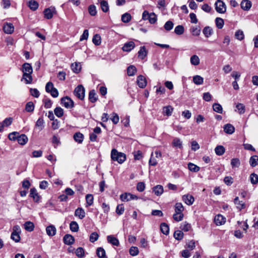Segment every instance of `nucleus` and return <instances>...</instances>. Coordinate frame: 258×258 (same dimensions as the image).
<instances>
[{"instance_id": "f257e3e1", "label": "nucleus", "mask_w": 258, "mask_h": 258, "mask_svg": "<svg viewBox=\"0 0 258 258\" xmlns=\"http://www.w3.org/2000/svg\"><path fill=\"white\" fill-rule=\"evenodd\" d=\"M111 158L114 161H117L119 164L123 163L126 160V155L122 152H119L115 149L111 151Z\"/></svg>"}, {"instance_id": "f03ea898", "label": "nucleus", "mask_w": 258, "mask_h": 258, "mask_svg": "<svg viewBox=\"0 0 258 258\" xmlns=\"http://www.w3.org/2000/svg\"><path fill=\"white\" fill-rule=\"evenodd\" d=\"M21 231V228L19 226H14L13 228V232L11 235V238L16 242H19L20 240V233Z\"/></svg>"}, {"instance_id": "7ed1b4c3", "label": "nucleus", "mask_w": 258, "mask_h": 258, "mask_svg": "<svg viewBox=\"0 0 258 258\" xmlns=\"http://www.w3.org/2000/svg\"><path fill=\"white\" fill-rule=\"evenodd\" d=\"M216 11L220 14H224L226 11V6L221 0H217L215 4Z\"/></svg>"}, {"instance_id": "20e7f679", "label": "nucleus", "mask_w": 258, "mask_h": 258, "mask_svg": "<svg viewBox=\"0 0 258 258\" xmlns=\"http://www.w3.org/2000/svg\"><path fill=\"white\" fill-rule=\"evenodd\" d=\"M85 90L82 85L78 86L74 90L75 95L80 100H83L85 97Z\"/></svg>"}, {"instance_id": "39448f33", "label": "nucleus", "mask_w": 258, "mask_h": 258, "mask_svg": "<svg viewBox=\"0 0 258 258\" xmlns=\"http://www.w3.org/2000/svg\"><path fill=\"white\" fill-rule=\"evenodd\" d=\"M61 104L67 108H71L74 106L73 101L69 97L62 98L61 99Z\"/></svg>"}, {"instance_id": "423d86ee", "label": "nucleus", "mask_w": 258, "mask_h": 258, "mask_svg": "<svg viewBox=\"0 0 258 258\" xmlns=\"http://www.w3.org/2000/svg\"><path fill=\"white\" fill-rule=\"evenodd\" d=\"M182 200L187 205H191L195 202L194 197L189 194L183 195Z\"/></svg>"}, {"instance_id": "0eeeda50", "label": "nucleus", "mask_w": 258, "mask_h": 258, "mask_svg": "<svg viewBox=\"0 0 258 258\" xmlns=\"http://www.w3.org/2000/svg\"><path fill=\"white\" fill-rule=\"evenodd\" d=\"M55 13V9L54 8H49L45 9L44 11V15L45 18L50 19L52 18L53 14Z\"/></svg>"}, {"instance_id": "6e6552de", "label": "nucleus", "mask_w": 258, "mask_h": 258, "mask_svg": "<svg viewBox=\"0 0 258 258\" xmlns=\"http://www.w3.org/2000/svg\"><path fill=\"white\" fill-rule=\"evenodd\" d=\"M135 47V44L133 41L127 42L124 44L122 47L123 51L129 52L133 50Z\"/></svg>"}, {"instance_id": "1a4fd4ad", "label": "nucleus", "mask_w": 258, "mask_h": 258, "mask_svg": "<svg viewBox=\"0 0 258 258\" xmlns=\"http://www.w3.org/2000/svg\"><path fill=\"white\" fill-rule=\"evenodd\" d=\"M214 222L218 226L223 225L226 222V218L222 215H217L215 217Z\"/></svg>"}, {"instance_id": "9d476101", "label": "nucleus", "mask_w": 258, "mask_h": 258, "mask_svg": "<svg viewBox=\"0 0 258 258\" xmlns=\"http://www.w3.org/2000/svg\"><path fill=\"white\" fill-rule=\"evenodd\" d=\"M137 83L139 87L141 88H144L147 85L146 80L142 75H140L138 77L137 79Z\"/></svg>"}, {"instance_id": "9b49d317", "label": "nucleus", "mask_w": 258, "mask_h": 258, "mask_svg": "<svg viewBox=\"0 0 258 258\" xmlns=\"http://www.w3.org/2000/svg\"><path fill=\"white\" fill-rule=\"evenodd\" d=\"M3 30L7 34H12L14 31V27L11 23H7L3 26Z\"/></svg>"}, {"instance_id": "f8f14e48", "label": "nucleus", "mask_w": 258, "mask_h": 258, "mask_svg": "<svg viewBox=\"0 0 258 258\" xmlns=\"http://www.w3.org/2000/svg\"><path fill=\"white\" fill-rule=\"evenodd\" d=\"M251 6V2L249 0H243L240 4L241 8L244 11H248Z\"/></svg>"}, {"instance_id": "ddd939ff", "label": "nucleus", "mask_w": 258, "mask_h": 258, "mask_svg": "<svg viewBox=\"0 0 258 258\" xmlns=\"http://www.w3.org/2000/svg\"><path fill=\"white\" fill-rule=\"evenodd\" d=\"M22 71L23 74L32 73V67L30 63L27 62L24 63L22 65Z\"/></svg>"}, {"instance_id": "4468645a", "label": "nucleus", "mask_w": 258, "mask_h": 258, "mask_svg": "<svg viewBox=\"0 0 258 258\" xmlns=\"http://www.w3.org/2000/svg\"><path fill=\"white\" fill-rule=\"evenodd\" d=\"M47 234L49 236H53L56 234V229L54 225H50L46 228Z\"/></svg>"}, {"instance_id": "2eb2a0df", "label": "nucleus", "mask_w": 258, "mask_h": 258, "mask_svg": "<svg viewBox=\"0 0 258 258\" xmlns=\"http://www.w3.org/2000/svg\"><path fill=\"white\" fill-rule=\"evenodd\" d=\"M86 215V213L82 208H78L75 211V216L80 219H83Z\"/></svg>"}, {"instance_id": "dca6fc26", "label": "nucleus", "mask_w": 258, "mask_h": 258, "mask_svg": "<svg viewBox=\"0 0 258 258\" xmlns=\"http://www.w3.org/2000/svg\"><path fill=\"white\" fill-rule=\"evenodd\" d=\"M63 242L67 245H71L74 243V237L70 234H66L63 238Z\"/></svg>"}, {"instance_id": "f3484780", "label": "nucleus", "mask_w": 258, "mask_h": 258, "mask_svg": "<svg viewBox=\"0 0 258 258\" xmlns=\"http://www.w3.org/2000/svg\"><path fill=\"white\" fill-rule=\"evenodd\" d=\"M107 242L113 245L118 246L119 244V240L113 235H108L107 236Z\"/></svg>"}, {"instance_id": "a211bd4d", "label": "nucleus", "mask_w": 258, "mask_h": 258, "mask_svg": "<svg viewBox=\"0 0 258 258\" xmlns=\"http://www.w3.org/2000/svg\"><path fill=\"white\" fill-rule=\"evenodd\" d=\"M32 73H27V74H23L22 78L21 81L24 80L25 83L26 84H31L32 82Z\"/></svg>"}, {"instance_id": "6ab92c4d", "label": "nucleus", "mask_w": 258, "mask_h": 258, "mask_svg": "<svg viewBox=\"0 0 258 258\" xmlns=\"http://www.w3.org/2000/svg\"><path fill=\"white\" fill-rule=\"evenodd\" d=\"M147 53L148 51L146 50L145 46H143L140 47V50L138 53V55L140 58L143 59L147 56Z\"/></svg>"}, {"instance_id": "aec40b11", "label": "nucleus", "mask_w": 258, "mask_h": 258, "mask_svg": "<svg viewBox=\"0 0 258 258\" xmlns=\"http://www.w3.org/2000/svg\"><path fill=\"white\" fill-rule=\"evenodd\" d=\"M223 128L224 132L228 134H232L235 131V127L230 123L224 125Z\"/></svg>"}, {"instance_id": "412c9836", "label": "nucleus", "mask_w": 258, "mask_h": 258, "mask_svg": "<svg viewBox=\"0 0 258 258\" xmlns=\"http://www.w3.org/2000/svg\"><path fill=\"white\" fill-rule=\"evenodd\" d=\"M28 141L27 137L25 134H21L19 136L17 142L21 145H25Z\"/></svg>"}, {"instance_id": "4be33fe9", "label": "nucleus", "mask_w": 258, "mask_h": 258, "mask_svg": "<svg viewBox=\"0 0 258 258\" xmlns=\"http://www.w3.org/2000/svg\"><path fill=\"white\" fill-rule=\"evenodd\" d=\"M30 196L32 198L33 200L36 202H38L40 199V197L39 196L36 189L34 188L30 189Z\"/></svg>"}, {"instance_id": "5701e85b", "label": "nucleus", "mask_w": 258, "mask_h": 258, "mask_svg": "<svg viewBox=\"0 0 258 258\" xmlns=\"http://www.w3.org/2000/svg\"><path fill=\"white\" fill-rule=\"evenodd\" d=\"M172 145L173 147L181 149L182 148V142L180 139L174 138L173 139Z\"/></svg>"}, {"instance_id": "b1692460", "label": "nucleus", "mask_w": 258, "mask_h": 258, "mask_svg": "<svg viewBox=\"0 0 258 258\" xmlns=\"http://www.w3.org/2000/svg\"><path fill=\"white\" fill-rule=\"evenodd\" d=\"M103 12L106 13L109 11V5L107 2L104 0H98Z\"/></svg>"}, {"instance_id": "393cba45", "label": "nucleus", "mask_w": 258, "mask_h": 258, "mask_svg": "<svg viewBox=\"0 0 258 258\" xmlns=\"http://www.w3.org/2000/svg\"><path fill=\"white\" fill-rule=\"evenodd\" d=\"M190 32L193 36H198L200 34L201 28L199 26H192L190 28Z\"/></svg>"}, {"instance_id": "a878e982", "label": "nucleus", "mask_w": 258, "mask_h": 258, "mask_svg": "<svg viewBox=\"0 0 258 258\" xmlns=\"http://www.w3.org/2000/svg\"><path fill=\"white\" fill-rule=\"evenodd\" d=\"M74 139L76 142L81 144L83 141L84 135L80 132L76 133L74 135Z\"/></svg>"}, {"instance_id": "bb28decb", "label": "nucleus", "mask_w": 258, "mask_h": 258, "mask_svg": "<svg viewBox=\"0 0 258 258\" xmlns=\"http://www.w3.org/2000/svg\"><path fill=\"white\" fill-rule=\"evenodd\" d=\"M249 162L251 167H255L258 165V156L257 155L252 156L249 159Z\"/></svg>"}, {"instance_id": "cd10ccee", "label": "nucleus", "mask_w": 258, "mask_h": 258, "mask_svg": "<svg viewBox=\"0 0 258 258\" xmlns=\"http://www.w3.org/2000/svg\"><path fill=\"white\" fill-rule=\"evenodd\" d=\"M153 190L156 196H159L163 194V187L162 185H158L153 187Z\"/></svg>"}, {"instance_id": "c85d7f7f", "label": "nucleus", "mask_w": 258, "mask_h": 258, "mask_svg": "<svg viewBox=\"0 0 258 258\" xmlns=\"http://www.w3.org/2000/svg\"><path fill=\"white\" fill-rule=\"evenodd\" d=\"M97 96L94 90H92L89 94V99L92 103L95 102L97 100Z\"/></svg>"}, {"instance_id": "c756f323", "label": "nucleus", "mask_w": 258, "mask_h": 258, "mask_svg": "<svg viewBox=\"0 0 258 258\" xmlns=\"http://www.w3.org/2000/svg\"><path fill=\"white\" fill-rule=\"evenodd\" d=\"M234 203L235 205H237V208L241 210L245 207V204L243 203L242 201H240L239 200L238 197H236L234 200Z\"/></svg>"}, {"instance_id": "7c9ffc66", "label": "nucleus", "mask_w": 258, "mask_h": 258, "mask_svg": "<svg viewBox=\"0 0 258 258\" xmlns=\"http://www.w3.org/2000/svg\"><path fill=\"white\" fill-rule=\"evenodd\" d=\"M25 229L29 232H31L34 230V225L30 221H27L24 224Z\"/></svg>"}, {"instance_id": "2f4dec72", "label": "nucleus", "mask_w": 258, "mask_h": 258, "mask_svg": "<svg viewBox=\"0 0 258 258\" xmlns=\"http://www.w3.org/2000/svg\"><path fill=\"white\" fill-rule=\"evenodd\" d=\"M86 205L88 207L93 205L94 202V197L92 194H87L86 196Z\"/></svg>"}, {"instance_id": "473e14b6", "label": "nucleus", "mask_w": 258, "mask_h": 258, "mask_svg": "<svg viewBox=\"0 0 258 258\" xmlns=\"http://www.w3.org/2000/svg\"><path fill=\"white\" fill-rule=\"evenodd\" d=\"M131 193L124 192L120 196V200L123 202H128L132 200Z\"/></svg>"}, {"instance_id": "72a5a7b5", "label": "nucleus", "mask_w": 258, "mask_h": 258, "mask_svg": "<svg viewBox=\"0 0 258 258\" xmlns=\"http://www.w3.org/2000/svg\"><path fill=\"white\" fill-rule=\"evenodd\" d=\"M72 71L76 73H78L80 72L81 69V65L79 62H75L72 63L71 65Z\"/></svg>"}, {"instance_id": "f704fd0d", "label": "nucleus", "mask_w": 258, "mask_h": 258, "mask_svg": "<svg viewBox=\"0 0 258 258\" xmlns=\"http://www.w3.org/2000/svg\"><path fill=\"white\" fill-rule=\"evenodd\" d=\"M190 62L192 65L198 66L200 62V58L198 55H193L190 58Z\"/></svg>"}, {"instance_id": "c9c22d12", "label": "nucleus", "mask_w": 258, "mask_h": 258, "mask_svg": "<svg viewBox=\"0 0 258 258\" xmlns=\"http://www.w3.org/2000/svg\"><path fill=\"white\" fill-rule=\"evenodd\" d=\"M225 150L223 146H217L215 149V153L218 156H221L225 153Z\"/></svg>"}, {"instance_id": "e433bc0d", "label": "nucleus", "mask_w": 258, "mask_h": 258, "mask_svg": "<svg viewBox=\"0 0 258 258\" xmlns=\"http://www.w3.org/2000/svg\"><path fill=\"white\" fill-rule=\"evenodd\" d=\"M194 83L198 85H202L204 82V79L199 75H196L193 77Z\"/></svg>"}, {"instance_id": "4c0bfd02", "label": "nucleus", "mask_w": 258, "mask_h": 258, "mask_svg": "<svg viewBox=\"0 0 258 258\" xmlns=\"http://www.w3.org/2000/svg\"><path fill=\"white\" fill-rule=\"evenodd\" d=\"M173 108L170 106L168 105L163 108V114L168 116L171 115L173 112Z\"/></svg>"}, {"instance_id": "58836bf2", "label": "nucleus", "mask_w": 258, "mask_h": 258, "mask_svg": "<svg viewBox=\"0 0 258 258\" xmlns=\"http://www.w3.org/2000/svg\"><path fill=\"white\" fill-rule=\"evenodd\" d=\"M160 230L164 234L167 235L169 233V228L167 224L162 223L160 225Z\"/></svg>"}, {"instance_id": "ea45409f", "label": "nucleus", "mask_w": 258, "mask_h": 258, "mask_svg": "<svg viewBox=\"0 0 258 258\" xmlns=\"http://www.w3.org/2000/svg\"><path fill=\"white\" fill-rule=\"evenodd\" d=\"M19 135V133L17 132H14L9 134L8 138L10 140L12 141H17Z\"/></svg>"}, {"instance_id": "a19ab883", "label": "nucleus", "mask_w": 258, "mask_h": 258, "mask_svg": "<svg viewBox=\"0 0 258 258\" xmlns=\"http://www.w3.org/2000/svg\"><path fill=\"white\" fill-rule=\"evenodd\" d=\"M137 72L136 68L133 65L129 66L127 69V75L129 76H133L135 75Z\"/></svg>"}, {"instance_id": "79ce46f5", "label": "nucleus", "mask_w": 258, "mask_h": 258, "mask_svg": "<svg viewBox=\"0 0 258 258\" xmlns=\"http://www.w3.org/2000/svg\"><path fill=\"white\" fill-rule=\"evenodd\" d=\"M231 165L232 168H238L240 165V161L238 158H233L231 160Z\"/></svg>"}, {"instance_id": "37998d69", "label": "nucleus", "mask_w": 258, "mask_h": 258, "mask_svg": "<svg viewBox=\"0 0 258 258\" xmlns=\"http://www.w3.org/2000/svg\"><path fill=\"white\" fill-rule=\"evenodd\" d=\"M203 32L205 36L208 38L212 34L213 30L210 27L207 26L204 28Z\"/></svg>"}, {"instance_id": "c03bdc74", "label": "nucleus", "mask_w": 258, "mask_h": 258, "mask_svg": "<svg viewBox=\"0 0 258 258\" xmlns=\"http://www.w3.org/2000/svg\"><path fill=\"white\" fill-rule=\"evenodd\" d=\"M131 19L132 16L128 13H125L121 16V21L125 23H128L131 20Z\"/></svg>"}, {"instance_id": "a18cd8bd", "label": "nucleus", "mask_w": 258, "mask_h": 258, "mask_svg": "<svg viewBox=\"0 0 258 258\" xmlns=\"http://www.w3.org/2000/svg\"><path fill=\"white\" fill-rule=\"evenodd\" d=\"M184 208L181 203H177L175 205V213H182Z\"/></svg>"}, {"instance_id": "49530a36", "label": "nucleus", "mask_w": 258, "mask_h": 258, "mask_svg": "<svg viewBox=\"0 0 258 258\" xmlns=\"http://www.w3.org/2000/svg\"><path fill=\"white\" fill-rule=\"evenodd\" d=\"M96 254L100 258H104L106 256L105 251L102 247H98L97 249Z\"/></svg>"}, {"instance_id": "de8ad7c7", "label": "nucleus", "mask_w": 258, "mask_h": 258, "mask_svg": "<svg viewBox=\"0 0 258 258\" xmlns=\"http://www.w3.org/2000/svg\"><path fill=\"white\" fill-rule=\"evenodd\" d=\"M188 168L190 171L194 172H197L200 169V167L192 163H189L188 164Z\"/></svg>"}, {"instance_id": "09e8293b", "label": "nucleus", "mask_w": 258, "mask_h": 258, "mask_svg": "<svg viewBox=\"0 0 258 258\" xmlns=\"http://www.w3.org/2000/svg\"><path fill=\"white\" fill-rule=\"evenodd\" d=\"M70 228L72 232H77L79 230V225L76 221H72L70 224Z\"/></svg>"}, {"instance_id": "8fccbe9b", "label": "nucleus", "mask_w": 258, "mask_h": 258, "mask_svg": "<svg viewBox=\"0 0 258 258\" xmlns=\"http://www.w3.org/2000/svg\"><path fill=\"white\" fill-rule=\"evenodd\" d=\"M13 119L12 117H9L6 118L2 122L4 125V127H8L11 125L13 122Z\"/></svg>"}, {"instance_id": "3c124183", "label": "nucleus", "mask_w": 258, "mask_h": 258, "mask_svg": "<svg viewBox=\"0 0 258 258\" xmlns=\"http://www.w3.org/2000/svg\"><path fill=\"white\" fill-rule=\"evenodd\" d=\"M213 109L214 111H215V112H216L217 113H222L223 108H222V106L219 103H215L214 104H213Z\"/></svg>"}, {"instance_id": "603ef678", "label": "nucleus", "mask_w": 258, "mask_h": 258, "mask_svg": "<svg viewBox=\"0 0 258 258\" xmlns=\"http://www.w3.org/2000/svg\"><path fill=\"white\" fill-rule=\"evenodd\" d=\"M34 109V105L31 101L27 103L25 106V110L27 112H31Z\"/></svg>"}, {"instance_id": "864d4df0", "label": "nucleus", "mask_w": 258, "mask_h": 258, "mask_svg": "<svg viewBox=\"0 0 258 258\" xmlns=\"http://www.w3.org/2000/svg\"><path fill=\"white\" fill-rule=\"evenodd\" d=\"M183 233L181 230H176L174 233V237L178 240H180L183 238Z\"/></svg>"}, {"instance_id": "5fc2aeb1", "label": "nucleus", "mask_w": 258, "mask_h": 258, "mask_svg": "<svg viewBox=\"0 0 258 258\" xmlns=\"http://www.w3.org/2000/svg\"><path fill=\"white\" fill-rule=\"evenodd\" d=\"M54 113L58 117H61L63 115V110L60 107H56L54 110Z\"/></svg>"}, {"instance_id": "6e6d98bb", "label": "nucleus", "mask_w": 258, "mask_h": 258, "mask_svg": "<svg viewBox=\"0 0 258 258\" xmlns=\"http://www.w3.org/2000/svg\"><path fill=\"white\" fill-rule=\"evenodd\" d=\"M215 23L217 27L219 29L222 28L224 24L223 19L221 18H217L215 19Z\"/></svg>"}, {"instance_id": "4d7b16f0", "label": "nucleus", "mask_w": 258, "mask_h": 258, "mask_svg": "<svg viewBox=\"0 0 258 258\" xmlns=\"http://www.w3.org/2000/svg\"><path fill=\"white\" fill-rule=\"evenodd\" d=\"M235 37L239 40H243L244 37L243 32L240 30H237L235 33Z\"/></svg>"}, {"instance_id": "13d9d810", "label": "nucleus", "mask_w": 258, "mask_h": 258, "mask_svg": "<svg viewBox=\"0 0 258 258\" xmlns=\"http://www.w3.org/2000/svg\"><path fill=\"white\" fill-rule=\"evenodd\" d=\"M29 7L32 10L35 11L38 7V4L34 0H31L29 2Z\"/></svg>"}, {"instance_id": "bf43d9fd", "label": "nucleus", "mask_w": 258, "mask_h": 258, "mask_svg": "<svg viewBox=\"0 0 258 258\" xmlns=\"http://www.w3.org/2000/svg\"><path fill=\"white\" fill-rule=\"evenodd\" d=\"M184 27L182 25L177 26L174 29V32L177 35H181L184 33Z\"/></svg>"}, {"instance_id": "052dcab7", "label": "nucleus", "mask_w": 258, "mask_h": 258, "mask_svg": "<svg viewBox=\"0 0 258 258\" xmlns=\"http://www.w3.org/2000/svg\"><path fill=\"white\" fill-rule=\"evenodd\" d=\"M92 41L96 45H100L101 42V37L99 34H95L93 37Z\"/></svg>"}, {"instance_id": "680f3d73", "label": "nucleus", "mask_w": 258, "mask_h": 258, "mask_svg": "<svg viewBox=\"0 0 258 258\" xmlns=\"http://www.w3.org/2000/svg\"><path fill=\"white\" fill-rule=\"evenodd\" d=\"M250 180L252 184H255L258 182V175L254 173L250 175Z\"/></svg>"}, {"instance_id": "e2e57ef3", "label": "nucleus", "mask_w": 258, "mask_h": 258, "mask_svg": "<svg viewBox=\"0 0 258 258\" xmlns=\"http://www.w3.org/2000/svg\"><path fill=\"white\" fill-rule=\"evenodd\" d=\"M191 228V225L190 224L187 222L183 223L180 226V229L184 231H188Z\"/></svg>"}, {"instance_id": "0e129e2a", "label": "nucleus", "mask_w": 258, "mask_h": 258, "mask_svg": "<svg viewBox=\"0 0 258 258\" xmlns=\"http://www.w3.org/2000/svg\"><path fill=\"white\" fill-rule=\"evenodd\" d=\"M43 124H44V120H43V119L42 118H39L37 120V121L36 122V124H35V126H36V127H38L39 130L41 131L44 127Z\"/></svg>"}, {"instance_id": "69168bd1", "label": "nucleus", "mask_w": 258, "mask_h": 258, "mask_svg": "<svg viewBox=\"0 0 258 258\" xmlns=\"http://www.w3.org/2000/svg\"><path fill=\"white\" fill-rule=\"evenodd\" d=\"M98 238H99L98 234L96 232H94L90 234V237H89V240H90V242L93 243V242H95L96 241H97L98 239Z\"/></svg>"}, {"instance_id": "338daca9", "label": "nucleus", "mask_w": 258, "mask_h": 258, "mask_svg": "<svg viewBox=\"0 0 258 258\" xmlns=\"http://www.w3.org/2000/svg\"><path fill=\"white\" fill-rule=\"evenodd\" d=\"M139 251L137 247L132 246L130 249V253L132 256H136L139 254Z\"/></svg>"}, {"instance_id": "774afa93", "label": "nucleus", "mask_w": 258, "mask_h": 258, "mask_svg": "<svg viewBox=\"0 0 258 258\" xmlns=\"http://www.w3.org/2000/svg\"><path fill=\"white\" fill-rule=\"evenodd\" d=\"M88 11L90 15L94 16L97 14L96 8L94 5H91L88 8Z\"/></svg>"}]
</instances>
